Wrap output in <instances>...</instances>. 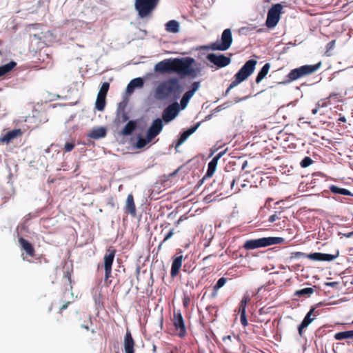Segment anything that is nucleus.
Returning a JSON list of instances; mask_svg holds the SVG:
<instances>
[{"label": "nucleus", "instance_id": "1", "mask_svg": "<svg viewBox=\"0 0 353 353\" xmlns=\"http://www.w3.org/2000/svg\"><path fill=\"white\" fill-rule=\"evenodd\" d=\"M195 60L192 57L166 59L154 66V70L161 73L175 72L182 77L196 78L201 75L202 68L199 63L193 67Z\"/></svg>", "mask_w": 353, "mask_h": 353}, {"label": "nucleus", "instance_id": "2", "mask_svg": "<svg viewBox=\"0 0 353 353\" xmlns=\"http://www.w3.org/2000/svg\"><path fill=\"white\" fill-rule=\"evenodd\" d=\"M183 92L179 80L176 77L168 78L158 83L154 89V98L159 101L178 99Z\"/></svg>", "mask_w": 353, "mask_h": 353}, {"label": "nucleus", "instance_id": "3", "mask_svg": "<svg viewBox=\"0 0 353 353\" xmlns=\"http://www.w3.org/2000/svg\"><path fill=\"white\" fill-rule=\"evenodd\" d=\"M236 183L235 179L228 180V179H223L221 182L219 183V188L215 190L213 193L208 194L205 197V200L208 202H210L215 200L214 197H212L213 194L219 192L217 196L228 197V196L240 191L239 187H234Z\"/></svg>", "mask_w": 353, "mask_h": 353}, {"label": "nucleus", "instance_id": "4", "mask_svg": "<svg viewBox=\"0 0 353 353\" xmlns=\"http://www.w3.org/2000/svg\"><path fill=\"white\" fill-rule=\"evenodd\" d=\"M159 0H135L134 7L141 18L150 17Z\"/></svg>", "mask_w": 353, "mask_h": 353}, {"label": "nucleus", "instance_id": "5", "mask_svg": "<svg viewBox=\"0 0 353 353\" xmlns=\"http://www.w3.org/2000/svg\"><path fill=\"white\" fill-rule=\"evenodd\" d=\"M284 239L281 237H263L258 239L248 240L244 243V248L252 250L263 248L272 245L282 243Z\"/></svg>", "mask_w": 353, "mask_h": 353}, {"label": "nucleus", "instance_id": "6", "mask_svg": "<svg viewBox=\"0 0 353 353\" xmlns=\"http://www.w3.org/2000/svg\"><path fill=\"white\" fill-rule=\"evenodd\" d=\"M321 66V63L314 65H305L292 70L287 75L289 82L296 81L303 77L311 74L316 72Z\"/></svg>", "mask_w": 353, "mask_h": 353}, {"label": "nucleus", "instance_id": "7", "mask_svg": "<svg viewBox=\"0 0 353 353\" xmlns=\"http://www.w3.org/2000/svg\"><path fill=\"white\" fill-rule=\"evenodd\" d=\"M232 42L231 31L230 29H225L223 30L220 40H217L216 42L212 43L205 48L212 50L225 51L230 47Z\"/></svg>", "mask_w": 353, "mask_h": 353}, {"label": "nucleus", "instance_id": "8", "mask_svg": "<svg viewBox=\"0 0 353 353\" xmlns=\"http://www.w3.org/2000/svg\"><path fill=\"white\" fill-rule=\"evenodd\" d=\"M283 8L281 3H276L269 9L265 21V26L268 28H274L278 24Z\"/></svg>", "mask_w": 353, "mask_h": 353}, {"label": "nucleus", "instance_id": "9", "mask_svg": "<svg viewBox=\"0 0 353 353\" xmlns=\"http://www.w3.org/2000/svg\"><path fill=\"white\" fill-rule=\"evenodd\" d=\"M116 254V250L113 248H110L106 250L104 255V270H105V279L104 281L107 285H109L111 281H108L109 278L112 276V265Z\"/></svg>", "mask_w": 353, "mask_h": 353}, {"label": "nucleus", "instance_id": "10", "mask_svg": "<svg viewBox=\"0 0 353 353\" xmlns=\"http://www.w3.org/2000/svg\"><path fill=\"white\" fill-rule=\"evenodd\" d=\"M172 323L177 332V335L181 338L185 336L187 334L186 327L181 310H174Z\"/></svg>", "mask_w": 353, "mask_h": 353}, {"label": "nucleus", "instance_id": "11", "mask_svg": "<svg viewBox=\"0 0 353 353\" xmlns=\"http://www.w3.org/2000/svg\"><path fill=\"white\" fill-rule=\"evenodd\" d=\"M206 59L217 68L225 67L230 63V59L223 54L210 53L206 56Z\"/></svg>", "mask_w": 353, "mask_h": 353}, {"label": "nucleus", "instance_id": "12", "mask_svg": "<svg viewBox=\"0 0 353 353\" xmlns=\"http://www.w3.org/2000/svg\"><path fill=\"white\" fill-rule=\"evenodd\" d=\"M163 127V124L161 119H154L146 132L148 135V139L153 140L162 131Z\"/></svg>", "mask_w": 353, "mask_h": 353}, {"label": "nucleus", "instance_id": "13", "mask_svg": "<svg viewBox=\"0 0 353 353\" xmlns=\"http://www.w3.org/2000/svg\"><path fill=\"white\" fill-rule=\"evenodd\" d=\"M183 256L181 252H177L172 257V263L170 270V276L172 278H175L179 273L180 269L182 266Z\"/></svg>", "mask_w": 353, "mask_h": 353}, {"label": "nucleus", "instance_id": "14", "mask_svg": "<svg viewBox=\"0 0 353 353\" xmlns=\"http://www.w3.org/2000/svg\"><path fill=\"white\" fill-rule=\"evenodd\" d=\"M339 255V250L333 254H324V253H311L307 255V258L313 261H331L336 259Z\"/></svg>", "mask_w": 353, "mask_h": 353}, {"label": "nucleus", "instance_id": "15", "mask_svg": "<svg viewBox=\"0 0 353 353\" xmlns=\"http://www.w3.org/2000/svg\"><path fill=\"white\" fill-rule=\"evenodd\" d=\"M179 112V105L174 103L167 107L163 112V119L165 122L168 123L174 119L177 115Z\"/></svg>", "mask_w": 353, "mask_h": 353}, {"label": "nucleus", "instance_id": "16", "mask_svg": "<svg viewBox=\"0 0 353 353\" xmlns=\"http://www.w3.org/2000/svg\"><path fill=\"white\" fill-rule=\"evenodd\" d=\"M222 152L217 154L208 163L207 172L203 177V179L210 178L214 174L219 159L221 157Z\"/></svg>", "mask_w": 353, "mask_h": 353}, {"label": "nucleus", "instance_id": "17", "mask_svg": "<svg viewBox=\"0 0 353 353\" xmlns=\"http://www.w3.org/2000/svg\"><path fill=\"white\" fill-rule=\"evenodd\" d=\"M135 343L129 330H127L124 337V350L125 353H134Z\"/></svg>", "mask_w": 353, "mask_h": 353}, {"label": "nucleus", "instance_id": "18", "mask_svg": "<svg viewBox=\"0 0 353 353\" xmlns=\"http://www.w3.org/2000/svg\"><path fill=\"white\" fill-rule=\"evenodd\" d=\"M19 243L22 250H23L26 254L30 257L35 256V250L33 245L26 239L23 237L19 239Z\"/></svg>", "mask_w": 353, "mask_h": 353}, {"label": "nucleus", "instance_id": "19", "mask_svg": "<svg viewBox=\"0 0 353 353\" xmlns=\"http://www.w3.org/2000/svg\"><path fill=\"white\" fill-rule=\"evenodd\" d=\"M124 210L125 213L130 214L132 216H136L137 210L132 194L128 195Z\"/></svg>", "mask_w": 353, "mask_h": 353}, {"label": "nucleus", "instance_id": "20", "mask_svg": "<svg viewBox=\"0 0 353 353\" xmlns=\"http://www.w3.org/2000/svg\"><path fill=\"white\" fill-rule=\"evenodd\" d=\"M22 135V131L21 129H14L13 130L8 132L6 134L0 138V143H8L13 139L21 137Z\"/></svg>", "mask_w": 353, "mask_h": 353}, {"label": "nucleus", "instance_id": "21", "mask_svg": "<svg viewBox=\"0 0 353 353\" xmlns=\"http://www.w3.org/2000/svg\"><path fill=\"white\" fill-rule=\"evenodd\" d=\"M200 125V122L196 123L195 125L191 126L189 129L184 131L177 140V143L176 144V148L180 146L192 134H193Z\"/></svg>", "mask_w": 353, "mask_h": 353}, {"label": "nucleus", "instance_id": "22", "mask_svg": "<svg viewBox=\"0 0 353 353\" xmlns=\"http://www.w3.org/2000/svg\"><path fill=\"white\" fill-rule=\"evenodd\" d=\"M106 134L107 129L105 127H98L93 128L88 136L93 139H99L105 137Z\"/></svg>", "mask_w": 353, "mask_h": 353}, {"label": "nucleus", "instance_id": "23", "mask_svg": "<svg viewBox=\"0 0 353 353\" xmlns=\"http://www.w3.org/2000/svg\"><path fill=\"white\" fill-rule=\"evenodd\" d=\"M283 218L285 219V217L282 216L281 212H274V213L272 215L270 216L268 221L270 223H274L276 221H279V222L276 223L275 225L276 226H279V228L282 229L285 226V221L284 219H283L281 222L280 221V220L282 219Z\"/></svg>", "mask_w": 353, "mask_h": 353}, {"label": "nucleus", "instance_id": "24", "mask_svg": "<svg viewBox=\"0 0 353 353\" xmlns=\"http://www.w3.org/2000/svg\"><path fill=\"white\" fill-rule=\"evenodd\" d=\"M256 63V60L250 59L244 64V80L253 73Z\"/></svg>", "mask_w": 353, "mask_h": 353}, {"label": "nucleus", "instance_id": "25", "mask_svg": "<svg viewBox=\"0 0 353 353\" xmlns=\"http://www.w3.org/2000/svg\"><path fill=\"white\" fill-rule=\"evenodd\" d=\"M144 84L143 79L139 77L132 79L127 86L126 91L128 93H131L134 91L136 88H141Z\"/></svg>", "mask_w": 353, "mask_h": 353}, {"label": "nucleus", "instance_id": "26", "mask_svg": "<svg viewBox=\"0 0 353 353\" xmlns=\"http://www.w3.org/2000/svg\"><path fill=\"white\" fill-rule=\"evenodd\" d=\"M137 127V121H130L127 123V124L123 128L121 134L123 136H129L133 132V131H134L136 130Z\"/></svg>", "mask_w": 353, "mask_h": 353}, {"label": "nucleus", "instance_id": "27", "mask_svg": "<svg viewBox=\"0 0 353 353\" xmlns=\"http://www.w3.org/2000/svg\"><path fill=\"white\" fill-rule=\"evenodd\" d=\"M270 68V64L269 63H265L261 70L259 72L255 82L259 84L268 74L269 70Z\"/></svg>", "mask_w": 353, "mask_h": 353}, {"label": "nucleus", "instance_id": "28", "mask_svg": "<svg viewBox=\"0 0 353 353\" xmlns=\"http://www.w3.org/2000/svg\"><path fill=\"white\" fill-rule=\"evenodd\" d=\"M243 81V67L241 68L238 72L235 75V79L232 81V83L230 84L229 87L226 90V94L229 92V91L236 86L239 83Z\"/></svg>", "mask_w": 353, "mask_h": 353}, {"label": "nucleus", "instance_id": "29", "mask_svg": "<svg viewBox=\"0 0 353 353\" xmlns=\"http://www.w3.org/2000/svg\"><path fill=\"white\" fill-rule=\"evenodd\" d=\"M165 30L168 32L177 33L179 32V23L176 20H170L165 24Z\"/></svg>", "mask_w": 353, "mask_h": 353}, {"label": "nucleus", "instance_id": "30", "mask_svg": "<svg viewBox=\"0 0 353 353\" xmlns=\"http://www.w3.org/2000/svg\"><path fill=\"white\" fill-rule=\"evenodd\" d=\"M330 191L334 194H339L345 196H353V194L347 189L341 188L334 185L330 186Z\"/></svg>", "mask_w": 353, "mask_h": 353}, {"label": "nucleus", "instance_id": "31", "mask_svg": "<svg viewBox=\"0 0 353 353\" xmlns=\"http://www.w3.org/2000/svg\"><path fill=\"white\" fill-rule=\"evenodd\" d=\"M334 339L338 341L351 339H353V330H347L344 332H337L334 334Z\"/></svg>", "mask_w": 353, "mask_h": 353}, {"label": "nucleus", "instance_id": "32", "mask_svg": "<svg viewBox=\"0 0 353 353\" xmlns=\"http://www.w3.org/2000/svg\"><path fill=\"white\" fill-rule=\"evenodd\" d=\"M16 65L17 64L14 61H10L7 64L0 66V77L10 72Z\"/></svg>", "mask_w": 353, "mask_h": 353}, {"label": "nucleus", "instance_id": "33", "mask_svg": "<svg viewBox=\"0 0 353 353\" xmlns=\"http://www.w3.org/2000/svg\"><path fill=\"white\" fill-rule=\"evenodd\" d=\"M314 292L313 288H305L301 290H296L294 292V296L301 297V296H310Z\"/></svg>", "mask_w": 353, "mask_h": 353}, {"label": "nucleus", "instance_id": "34", "mask_svg": "<svg viewBox=\"0 0 353 353\" xmlns=\"http://www.w3.org/2000/svg\"><path fill=\"white\" fill-rule=\"evenodd\" d=\"M106 97L103 96L97 95L95 108L99 111H103L105 108L106 101Z\"/></svg>", "mask_w": 353, "mask_h": 353}, {"label": "nucleus", "instance_id": "35", "mask_svg": "<svg viewBox=\"0 0 353 353\" xmlns=\"http://www.w3.org/2000/svg\"><path fill=\"white\" fill-rule=\"evenodd\" d=\"M315 308L312 307L310 311L307 313L305 316L304 317L303 321L301 322V325L303 327H307L314 320V318H311V316L314 312Z\"/></svg>", "mask_w": 353, "mask_h": 353}, {"label": "nucleus", "instance_id": "36", "mask_svg": "<svg viewBox=\"0 0 353 353\" xmlns=\"http://www.w3.org/2000/svg\"><path fill=\"white\" fill-rule=\"evenodd\" d=\"M152 141V139H148V135L146 134L145 138H143L141 137H138L137 142L135 145L136 148L138 149L143 148L148 143H150Z\"/></svg>", "mask_w": 353, "mask_h": 353}, {"label": "nucleus", "instance_id": "37", "mask_svg": "<svg viewBox=\"0 0 353 353\" xmlns=\"http://www.w3.org/2000/svg\"><path fill=\"white\" fill-rule=\"evenodd\" d=\"M226 281L227 279L225 277H221L217 281L216 283L213 287V296H216L217 291L226 283Z\"/></svg>", "mask_w": 353, "mask_h": 353}, {"label": "nucleus", "instance_id": "38", "mask_svg": "<svg viewBox=\"0 0 353 353\" xmlns=\"http://www.w3.org/2000/svg\"><path fill=\"white\" fill-rule=\"evenodd\" d=\"M193 95L194 94H192V92H189V91H187L183 94V96L182 97L181 101H180V105H181V109H184L187 106L190 99L192 98V97Z\"/></svg>", "mask_w": 353, "mask_h": 353}, {"label": "nucleus", "instance_id": "39", "mask_svg": "<svg viewBox=\"0 0 353 353\" xmlns=\"http://www.w3.org/2000/svg\"><path fill=\"white\" fill-rule=\"evenodd\" d=\"M109 88H110V83H108V82L103 83L97 95L103 96V97H106V95L109 90Z\"/></svg>", "mask_w": 353, "mask_h": 353}, {"label": "nucleus", "instance_id": "40", "mask_svg": "<svg viewBox=\"0 0 353 353\" xmlns=\"http://www.w3.org/2000/svg\"><path fill=\"white\" fill-rule=\"evenodd\" d=\"M313 161L312 159L309 157H305L303 159V160L301 161L300 165L302 168H307L311 164H312Z\"/></svg>", "mask_w": 353, "mask_h": 353}, {"label": "nucleus", "instance_id": "41", "mask_svg": "<svg viewBox=\"0 0 353 353\" xmlns=\"http://www.w3.org/2000/svg\"><path fill=\"white\" fill-rule=\"evenodd\" d=\"M174 234V229H171L165 236L163 240L160 243V244L159 245V247L158 248L159 249L161 245H163V243H165V241H167L168 239H170L172 236L173 234Z\"/></svg>", "mask_w": 353, "mask_h": 353}, {"label": "nucleus", "instance_id": "42", "mask_svg": "<svg viewBox=\"0 0 353 353\" xmlns=\"http://www.w3.org/2000/svg\"><path fill=\"white\" fill-rule=\"evenodd\" d=\"M183 305L185 308H188L190 303V298L189 295L186 293H184L183 297L182 299Z\"/></svg>", "mask_w": 353, "mask_h": 353}, {"label": "nucleus", "instance_id": "43", "mask_svg": "<svg viewBox=\"0 0 353 353\" xmlns=\"http://www.w3.org/2000/svg\"><path fill=\"white\" fill-rule=\"evenodd\" d=\"M75 147V144L74 143H66L64 147V152H69L72 151Z\"/></svg>", "mask_w": 353, "mask_h": 353}, {"label": "nucleus", "instance_id": "44", "mask_svg": "<svg viewBox=\"0 0 353 353\" xmlns=\"http://www.w3.org/2000/svg\"><path fill=\"white\" fill-rule=\"evenodd\" d=\"M238 314L239 316L240 321L243 324V299L241 301L239 305Z\"/></svg>", "mask_w": 353, "mask_h": 353}, {"label": "nucleus", "instance_id": "45", "mask_svg": "<svg viewBox=\"0 0 353 353\" xmlns=\"http://www.w3.org/2000/svg\"><path fill=\"white\" fill-rule=\"evenodd\" d=\"M326 99H322V100H320L316 104V105L317 106V108H325V107H327L330 103H327L326 101Z\"/></svg>", "mask_w": 353, "mask_h": 353}, {"label": "nucleus", "instance_id": "46", "mask_svg": "<svg viewBox=\"0 0 353 353\" xmlns=\"http://www.w3.org/2000/svg\"><path fill=\"white\" fill-rule=\"evenodd\" d=\"M199 85H200L199 82H194L192 84V89L188 91L192 92V94H194V92L199 89Z\"/></svg>", "mask_w": 353, "mask_h": 353}, {"label": "nucleus", "instance_id": "47", "mask_svg": "<svg viewBox=\"0 0 353 353\" xmlns=\"http://www.w3.org/2000/svg\"><path fill=\"white\" fill-rule=\"evenodd\" d=\"M336 41L332 40L330 41L326 46V52H327L330 50L333 49L335 46Z\"/></svg>", "mask_w": 353, "mask_h": 353}, {"label": "nucleus", "instance_id": "48", "mask_svg": "<svg viewBox=\"0 0 353 353\" xmlns=\"http://www.w3.org/2000/svg\"><path fill=\"white\" fill-rule=\"evenodd\" d=\"M180 170V168H179L178 169H176L175 171H174L173 172L168 174V175H165L164 177L167 179H169L170 178L172 177V176H174L175 175H176V174L178 173V172Z\"/></svg>", "mask_w": 353, "mask_h": 353}, {"label": "nucleus", "instance_id": "49", "mask_svg": "<svg viewBox=\"0 0 353 353\" xmlns=\"http://www.w3.org/2000/svg\"><path fill=\"white\" fill-rule=\"evenodd\" d=\"M307 254L301 252H297L294 253V256L296 258H307Z\"/></svg>", "mask_w": 353, "mask_h": 353}, {"label": "nucleus", "instance_id": "50", "mask_svg": "<svg viewBox=\"0 0 353 353\" xmlns=\"http://www.w3.org/2000/svg\"><path fill=\"white\" fill-rule=\"evenodd\" d=\"M70 301H68L67 303H65V304H63L59 309V311L60 312H61L63 310H64L65 309H66L68 307V306L70 304Z\"/></svg>", "mask_w": 353, "mask_h": 353}, {"label": "nucleus", "instance_id": "51", "mask_svg": "<svg viewBox=\"0 0 353 353\" xmlns=\"http://www.w3.org/2000/svg\"><path fill=\"white\" fill-rule=\"evenodd\" d=\"M306 328L305 327H303L301 324L298 327V332L300 336H303V330Z\"/></svg>", "mask_w": 353, "mask_h": 353}, {"label": "nucleus", "instance_id": "52", "mask_svg": "<svg viewBox=\"0 0 353 353\" xmlns=\"http://www.w3.org/2000/svg\"><path fill=\"white\" fill-rule=\"evenodd\" d=\"M108 205H110L112 207H114V205H115L114 199L113 197H110V198L108 199Z\"/></svg>", "mask_w": 353, "mask_h": 353}, {"label": "nucleus", "instance_id": "53", "mask_svg": "<svg viewBox=\"0 0 353 353\" xmlns=\"http://www.w3.org/2000/svg\"><path fill=\"white\" fill-rule=\"evenodd\" d=\"M187 219V217L184 215L181 216L179 219L178 221L176 222V225H179L181 222H182L183 221Z\"/></svg>", "mask_w": 353, "mask_h": 353}, {"label": "nucleus", "instance_id": "54", "mask_svg": "<svg viewBox=\"0 0 353 353\" xmlns=\"http://www.w3.org/2000/svg\"><path fill=\"white\" fill-rule=\"evenodd\" d=\"M339 96V94L337 93H331L326 99L330 100L332 98H336Z\"/></svg>", "mask_w": 353, "mask_h": 353}, {"label": "nucleus", "instance_id": "55", "mask_svg": "<svg viewBox=\"0 0 353 353\" xmlns=\"http://www.w3.org/2000/svg\"><path fill=\"white\" fill-rule=\"evenodd\" d=\"M214 256H216V255H214V254H209L208 256H207L204 257V258L203 259L202 261H203V263H205L208 259H210V258H212V257H214Z\"/></svg>", "mask_w": 353, "mask_h": 353}, {"label": "nucleus", "instance_id": "56", "mask_svg": "<svg viewBox=\"0 0 353 353\" xmlns=\"http://www.w3.org/2000/svg\"><path fill=\"white\" fill-rule=\"evenodd\" d=\"M246 303H247V299H244V307H245ZM247 324H248V321H247L245 316H244V327L246 326Z\"/></svg>", "mask_w": 353, "mask_h": 353}, {"label": "nucleus", "instance_id": "57", "mask_svg": "<svg viewBox=\"0 0 353 353\" xmlns=\"http://www.w3.org/2000/svg\"><path fill=\"white\" fill-rule=\"evenodd\" d=\"M338 121H339L341 122L345 123L346 122V118L344 116H340V117L339 118Z\"/></svg>", "mask_w": 353, "mask_h": 353}, {"label": "nucleus", "instance_id": "58", "mask_svg": "<svg viewBox=\"0 0 353 353\" xmlns=\"http://www.w3.org/2000/svg\"><path fill=\"white\" fill-rule=\"evenodd\" d=\"M319 109V108H317V106L316 105V107L314 109L312 110V113L313 114H316L317 113Z\"/></svg>", "mask_w": 353, "mask_h": 353}, {"label": "nucleus", "instance_id": "59", "mask_svg": "<svg viewBox=\"0 0 353 353\" xmlns=\"http://www.w3.org/2000/svg\"><path fill=\"white\" fill-rule=\"evenodd\" d=\"M327 285H329V286H331V287H334L336 285V283L335 282H331V283H327Z\"/></svg>", "mask_w": 353, "mask_h": 353}, {"label": "nucleus", "instance_id": "60", "mask_svg": "<svg viewBox=\"0 0 353 353\" xmlns=\"http://www.w3.org/2000/svg\"><path fill=\"white\" fill-rule=\"evenodd\" d=\"M123 121H127L128 119V117H127V115L125 114H123Z\"/></svg>", "mask_w": 353, "mask_h": 353}, {"label": "nucleus", "instance_id": "61", "mask_svg": "<svg viewBox=\"0 0 353 353\" xmlns=\"http://www.w3.org/2000/svg\"><path fill=\"white\" fill-rule=\"evenodd\" d=\"M81 327L87 330H89V327L88 325H82Z\"/></svg>", "mask_w": 353, "mask_h": 353}, {"label": "nucleus", "instance_id": "62", "mask_svg": "<svg viewBox=\"0 0 353 353\" xmlns=\"http://www.w3.org/2000/svg\"><path fill=\"white\" fill-rule=\"evenodd\" d=\"M352 234H353V232H350V233H348L347 234H345V236H347V237H350Z\"/></svg>", "mask_w": 353, "mask_h": 353}, {"label": "nucleus", "instance_id": "63", "mask_svg": "<svg viewBox=\"0 0 353 353\" xmlns=\"http://www.w3.org/2000/svg\"><path fill=\"white\" fill-rule=\"evenodd\" d=\"M243 166H244V168H245V167L247 166V161H244V164H243Z\"/></svg>", "mask_w": 353, "mask_h": 353}, {"label": "nucleus", "instance_id": "64", "mask_svg": "<svg viewBox=\"0 0 353 353\" xmlns=\"http://www.w3.org/2000/svg\"><path fill=\"white\" fill-rule=\"evenodd\" d=\"M68 277V279L70 280V276H68V273H67V275H66Z\"/></svg>", "mask_w": 353, "mask_h": 353}]
</instances>
